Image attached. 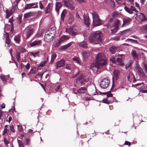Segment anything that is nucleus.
<instances>
[{
  "label": "nucleus",
  "instance_id": "obj_1",
  "mask_svg": "<svg viewBox=\"0 0 147 147\" xmlns=\"http://www.w3.org/2000/svg\"><path fill=\"white\" fill-rule=\"evenodd\" d=\"M106 59L103 54L98 53L96 58L95 63L91 65L92 69L97 71L100 66L102 67L107 63Z\"/></svg>",
  "mask_w": 147,
  "mask_h": 147
},
{
  "label": "nucleus",
  "instance_id": "obj_2",
  "mask_svg": "<svg viewBox=\"0 0 147 147\" xmlns=\"http://www.w3.org/2000/svg\"><path fill=\"white\" fill-rule=\"evenodd\" d=\"M102 36V33L99 31L93 32L89 37V39L90 42L97 44L101 42V38Z\"/></svg>",
  "mask_w": 147,
  "mask_h": 147
},
{
  "label": "nucleus",
  "instance_id": "obj_3",
  "mask_svg": "<svg viewBox=\"0 0 147 147\" xmlns=\"http://www.w3.org/2000/svg\"><path fill=\"white\" fill-rule=\"evenodd\" d=\"M93 24L94 26H100L102 24V21L99 18L98 14L95 12L92 13Z\"/></svg>",
  "mask_w": 147,
  "mask_h": 147
},
{
  "label": "nucleus",
  "instance_id": "obj_4",
  "mask_svg": "<svg viewBox=\"0 0 147 147\" xmlns=\"http://www.w3.org/2000/svg\"><path fill=\"white\" fill-rule=\"evenodd\" d=\"M89 80V78L86 75H80L78 78V81L82 85H83L85 82H87Z\"/></svg>",
  "mask_w": 147,
  "mask_h": 147
},
{
  "label": "nucleus",
  "instance_id": "obj_5",
  "mask_svg": "<svg viewBox=\"0 0 147 147\" xmlns=\"http://www.w3.org/2000/svg\"><path fill=\"white\" fill-rule=\"evenodd\" d=\"M110 83V80L107 78H104L101 82L100 84V86L102 88H107L109 86Z\"/></svg>",
  "mask_w": 147,
  "mask_h": 147
},
{
  "label": "nucleus",
  "instance_id": "obj_6",
  "mask_svg": "<svg viewBox=\"0 0 147 147\" xmlns=\"http://www.w3.org/2000/svg\"><path fill=\"white\" fill-rule=\"evenodd\" d=\"M25 34L27 38L29 37L33 33V29L30 27H27L25 30Z\"/></svg>",
  "mask_w": 147,
  "mask_h": 147
},
{
  "label": "nucleus",
  "instance_id": "obj_7",
  "mask_svg": "<svg viewBox=\"0 0 147 147\" xmlns=\"http://www.w3.org/2000/svg\"><path fill=\"white\" fill-rule=\"evenodd\" d=\"M45 40L47 42H50L52 41L54 37L50 34L49 32V31H47L44 36Z\"/></svg>",
  "mask_w": 147,
  "mask_h": 147
},
{
  "label": "nucleus",
  "instance_id": "obj_8",
  "mask_svg": "<svg viewBox=\"0 0 147 147\" xmlns=\"http://www.w3.org/2000/svg\"><path fill=\"white\" fill-rule=\"evenodd\" d=\"M123 24L122 27H123L125 25L128 26L130 24V22L131 19L129 17H127L123 19Z\"/></svg>",
  "mask_w": 147,
  "mask_h": 147
},
{
  "label": "nucleus",
  "instance_id": "obj_9",
  "mask_svg": "<svg viewBox=\"0 0 147 147\" xmlns=\"http://www.w3.org/2000/svg\"><path fill=\"white\" fill-rule=\"evenodd\" d=\"M41 40H36L30 43L31 47L39 46L41 44Z\"/></svg>",
  "mask_w": 147,
  "mask_h": 147
},
{
  "label": "nucleus",
  "instance_id": "obj_10",
  "mask_svg": "<svg viewBox=\"0 0 147 147\" xmlns=\"http://www.w3.org/2000/svg\"><path fill=\"white\" fill-rule=\"evenodd\" d=\"M65 64V60L64 59H61L58 61L56 64V68L58 69L59 67L63 66Z\"/></svg>",
  "mask_w": 147,
  "mask_h": 147
},
{
  "label": "nucleus",
  "instance_id": "obj_11",
  "mask_svg": "<svg viewBox=\"0 0 147 147\" xmlns=\"http://www.w3.org/2000/svg\"><path fill=\"white\" fill-rule=\"evenodd\" d=\"M84 24L86 26L88 27L89 26L90 23L89 17L88 16H84Z\"/></svg>",
  "mask_w": 147,
  "mask_h": 147
},
{
  "label": "nucleus",
  "instance_id": "obj_12",
  "mask_svg": "<svg viewBox=\"0 0 147 147\" xmlns=\"http://www.w3.org/2000/svg\"><path fill=\"white\" fill-rule=\"evenodd\" d=\"M36 4V3H35L26 4L24 8V10H26L32 8V6Z\"/></svg>",
  "mask_w": 147,
  "mask_h": 147
},
{
  "label": "nucleus",
  "instance_id": "obj_13",
  "mask_svg": "<svg viewBox=\"0 0 147 147\" xmlns=\"http://www.w3.org/2000/svg\"><path fill=\"white\" fill-rule=\"evenodd\" d=\"M109 50L112 54H114L118 51V48L116 46H112L109 48Z\"/></svg>",
  "mask_w": 147,
  "mask_h": 147
},
{
  "label": "nucleus",
  "instance_id": "obj_14",
  "mask_svg": "<svg viewBox=\"0 0 147 147\" xmlns=\"http://www.w3.org/2000/svg\"><path fill=\"white\" fill-rule=\"evenodd\" d=\"M9 75H4L1 74L0 76V78L3 82H7V80L9 79Z\"/></svg>",
  "mask_w": 147,
  "mask_h": 147
},
{
  "label": "nucleus",
  "instance_id": "obj_15",
  "mask_svg": "<svg viewBox=\"0 0 147 147\" xmlns=\"http://www.w3.org/2000/svg\"><path fill=\"white\" fill-rule=\"evenodd\" d=\"M61 7V4L60 2H57L55 3V11L58 14H59V10Z\"/></svg>",
  "mask_w": 147,
  "mask_h": 147
},
{
  "label": "nucleus",
  "instance_id": "obj_16",
  "mask_svg": "<svg viewBox=\"0 0 147 147\" xmlns=\"http://www.w3.org/2000/svg\"><path fill=\"white\" fill-rule=\"evenodd\" d=\"M66 31L72 35L74 36L77 34L76 32L74 31L71 28H69L68 30L66 29Z\"/></svg>",
  "mask_w": 147,
  "mask_h": 147
},
{
  "label": "nucleus",
  "instance_id": "obj_17",
  "mask_svg": "<svg viewBox=\"0 0 147 147\" xmlns=\"http://www.w3.org/2000/svg\"><path fill=\"white\" fill-rule=\"evenodd\" d=\"M86 89L85 87H81L77 90V92L79 94L84 93Z\"/></svg>",
  "mask_w": 147,
  "mask_h": 147
},
{
  "label": "nucleus",
  "instance_id": "obj_18",
  "mask_svg": "<svg viewBox=\"0 0 147 147\" xmlns=\"http://www.w3.org/2000/svg\"><path fill=\"white\" fill-rule=\"evenodd\" d=\"M79 45L82 47L86 48H87V44L86 42L84 41L79 43Z\"/></svg>",
  "mask_w": 147,
  "mask_h": 147
},
{
  "label": "nucleus",
  "instance_id": "obj_19",
  "mask_svg": "<svg viewBox=\"0 0 147 147\" xmlns=\"http://www.w3.org/2000/svg\"><path fill=\"white\" fill-rule=\"evenodd\" d=\"M140 19L142 21H147V18L143 13H140Z\"/></svg>",
  "mask_w": 147,
  "mask_h": 147
},
{
  "label": "nucleus",
  "instance_id": "obj_20",
  "mask_svg": "<svg viewBox=\"0 0 147 147\" xmlns=\"http://www.w3.org/2000/svg\"><path fill=\"white\" fill-rule=\"evenodd\" d=\"M9 22H10L11 24V29L10 30V32L12 33H13V31H14V28H13V20L12 18H11L9 19Z\"/></svg>",
  "mask_w": 147,
  "mask_h": 147
},
{
  "label": "nucleus",
  "instance_id": "obj_21",
  "mask_svg": "<svg viewBox=\"0 0 147 147\" xmlns=\"http://www.w3.org/2000/svg\"><path fill=\"white\" fill-rule=\"evenodd\" d=\"M120 24V21L118 20H116L114 22L113 26L114 27H115L119 28L118 26Z\"/></svg>",
  "mask_w": 147,
  "mask_h": 147
},
{
  "label": "nucleus",
  "instance_id": "obj_22",
  "mask_svg": "<svg viewBox=\"0 0 147 147\" xmlns=\"http://www.w3.org/2000/svg\"><path fill=\"white\" fill-rule=\"evenodd\" d=\"M117 65L120 66H122L123 65V63L122 62V60L120 58H117Z\"/></svg>",
  "mask_w": 147,
  "mask_h": 147
},
{
  "label": "nucleus",
  "instance_id": "obj_23",
  "mask_svg": "<svg viewBox=\"0 0 147 147\" xmlns=\"http://www.w3.org/2000/svg\"><path fill=\"white\" fill-rule=\"evenodd\" d=\"M64 10L63 11L61 14L60 20L61 22H64L65 18V14L63 12Z\"/></svg>",
  "mask_w": 147,
  "mask_h": 147
},
{
  "label": "nucleus",
  "instance_id": "obj_24",
  "mask_svg": "<svg viewBox=\"0 0 147 147\" xmlns=\"http://www.w3.org/2000/svg\"><path fill=\"white\" fill-rule=\"evenodd\" d=\"M20 36L19 35H16L15 36L14 40L16 43H18L20 41Z\"/></svg>",
  "mask_w": 147,
  "mask_h": 147
},
{
  "label": "nucleus",
  "instance_id": "obj_25",
  "mask_svg": "<svg viewBox=\"0 0 147 147\" xmlns=\"http://www.w3.org/2000/svg\"><path fill=\"white\" fill-rule=\"evenodd\" d=\"M69 38V37L67 35H65L62 36L60 38L59 40H61L62 42L63 41L68 39Z\"/></svg>",
  "mask_w": 147,
  "mask_h": 147
},
{
  "label": "nucleus",
  "instance_id": "obj_26",
  "mask_svg": "<svg viewBox=\"0 0 147 147\" xmlns=\"http://www.w3.org/2000/svg\"><path fill=\"white\" fill-rule=\"evenodd\" d=\"M6 36L5 42L7 44L9 45L10 43V40L9 38V34L8 33H6Z\"/></svg>",
  "mask_w": 147,
  "mask_h": 147
},
{
  "label": "nucleus",
  "instance_id": "obj_27",
  "mask_svg": "<svg viewBox=\"0 0 147 147\" xmlns=\"http://www.w3.org/2000/svg\"><path fill=\"white\" fill-rule=\"evenodd\" d=\"M143 32L145 34H147V24L143 25L142 27Z\"/></svg>",
  "mask_w": 147,
  "mask_h": 147
},
{
  "label": "nucleus",
  "instance_id": "obj_28",
  "mask_svg": "<svg viewBox=\"0 0 147 147\" xmlns=\"http://www.w3.org/2000/svg\"><path fill=\"white\" fill-rule=\"evenodd\" d=\"M6 17L7 18H8L11 15L12 13L11 11L7 10L6 11Z\"/></svg>",
  "mask_w": 147,
  "mask_h": 147
},
{
  "label": "nucleus",
  "instance_id": "obj_29",
  "mask_svg": "<svg viewBox=\"0 0 147 147\" xmlns=\"http://www.w3.org/2000/svg\"><path fill=\"white\" fill-rule=\"evenodd\" d=\"M131 53L132 55L134 58H137L138 57V56L137 55L136 51L135 50H132L131 52Z\"/></svg>",
  "mask_w": 147,
  "mask_h": 147
},
{
  "label": "nucleus",
  "instance_id": "obj_30",
  "mask_svg": "<svg viewBox=\"0 0 147 147\" xmlns=\"http://www.w3.org/2000/svg\"><path fill=\"white\" fill-rule=\"evenodd\" d=\"M57 56V55L55 53H53L51 56V59L50 61L51 63H52L53 62L55 59L56 58Z\"/></svg>",
  "mask_w": 147,
  "mask_h": 147
},
{
  "label": "nucleus",
  "instance_id": "obj_31",
  "mask_svg": "<svg viewBox=\"0 0 147 147\" xmlns=\"http://www.w3.org/2000/svg\"><path fill=\"white\" fill-rule=\"evenodd\" d=\"M110 61L113 63L115 64L116 63V58L114 56H112L110 58Z\"/></svg>",
  "mask_w": 147,
  "mask_h": 147
},
{
  "label": "nucleus",
  "instance_id": "obj_32",
  "mask_svg": "<svg viewBox=\"0 0 147 147\" xmlns=\"http://www.w3.org/2000/svg\"><path fill=\"white\" fill-rule=\"evenodd\" d=\"M108 1L112 7H115V3L113 0H108Z\"/></svg>",
  "mask_w": 147,
  "mask_h": 147
},
{
  "label": "nucleus",
  "instance_id": "obj_33",
  "mask_svg": "<svg viewBox=\"0 0 147 147\" xmlns=\"http://www.w3.org/2000/svg\"><path fill=\"white\" fill-rule=\"evenodd\" d=\"M16 58L17 59V60L19 61H20V53L19 52L16 51Z\"/></svg>",
  "mask_w": 147,
  "mask_h": 147
},
{
  "label": "nucleus",
  "instance_id": "obj_34",
  "mask_svg": "<svg viewBox=\"0 0 147 147\" xmlns=\"http://www.w3.org/2000/svg\"><path fill=\"white\" fill-rule=\"evenodd\" d=\"M32 13V12H30L27 13H25L24 15V17L25 18H28L31 16V14Z\"/></svg>",
  "mask_w": 147,
  "mask_h": 147
},
{
  "label": "nucleus",
  "instance_id": "obj_35",
  "mask_svg": "<svg viewBox=\"0 0 147 147\" xmlns=\"http://www.w3.org/2000/svg\"><path fill=\"white\" fill-rule=\"evenodd\" d=\"M114 73L115 76L116 78H117L119 77V72L118 70H114Z\"/></svg>",
  "mask_w": 147,
  "mask_h": 147
},
{
  "label": "nucleus",
  "instance_id": "obj_36",
  "mask_svg": "<svg viewBox=\"0 0 147 147\" xmlns=\"http://www.w3.org/2000/svg\"><path fill=\"white\" fill-rule=\"evenodd\" d=\"M124 9L129 14H132L133 13V12L132 11L130 10L127 7L125 6L124 7Z\"/></svg>",
  "mask_w": 147,
  "mask_h": 147
},
{
  "label": "nucleus",
  "instance_id": "obj_37",
  "mask_svg": "<svg viewBox=\"0 0 147 147\" xmlns=\"http://www.w3.org/2000/svg\"><path fill=\"white\" fill-rule=\"evenodd\" d=\"M76 18L78 21H80L81 20H82L81 18L77 12H76Z\"/></svg>",
  "mask_w": 147,
  "mask_h": 147
},
{
  "label": "nucleus",
  "instance_id": "obj_38",
  "mask_svg": "<svg viewBox=\"0 0 147 147\" xmlns=\"http://www.w3.org/2000/svg\"><path fill=\"white\" fill-rule=\"evenodd\" d=\"M19 51L20 53H25L26 51V50L24 48L21 47L19 49Z\"/></svg>",
  "mask_w": 147,
  "mask_h": 147
},
{
  "label": "nucleus",
  "instance_id": "obj_39",
  "mask_svg": "<svg viewBox=\"0 0 147 147\" xmlns=\"http://www.w3.org/2000/svg\"><path fill=\"white\" fill-rule=\"evenodd\" d=\"M67 7L69 9H70L71 10H74V7L71 4H68L66 5Z\"/></svg>",
  "mask_w": 147,
  "mask_h": 147
},
{
  "label": "nucleus",
  "instance_id": "obj_40",
  "mask_svg": "<svg viewBox=\"0 0 147 147\" xmlns=\"http://www.w3.org/2000/svg\"><path fill=\"white\" fill-rule=\"evenodd\" d=\"M73 60L74 61H76V62L79 64L80 63L79 59L77 57H73Z\"/></svg>",
  "mask_w": 147,
  "mask_h": 147
},
{
  "label": "nucleus",
  "instance_id": "obj_41",
  "mask_svg": "<svg viewBox=\"0 0 147 147\" xmlns=\"http://www.w3.org/2000/svg\"><path fill=\"white\" fill-rule=\"evenodd\" d=\"M114 27V28L113 29H111V31L113 33H115L117 32L118 28L115 27Z\"/></svg>",
  "mask_w": 147,
  "mask_h": 147
},
{
  "label": "nucleus",
  "instance_id": "obj_42",
  "mask_svg": "<svg viewBox=\"0 0 147 147\" xmlns=\"http://www.w3.org/2000/svg\"><path fill=\"white\" fill-rule=\"evenodd\" d=\"M56 30H54L53 31L50 30L49 31V33H50V34L55 37L56 34Z\"/></svg>",
  "mask_w": 147,
  "mask_h": 147
},
{
  "label": "nucleus",
  "instance_id": "obj_43",
  "mask_svg": "<svg viewBox=\"0 0 147 147\" xmlns=\"http://www.w3.org/2000/svg\"><path fill=\"white\" fill-rule=\"evenodd\" d=\"M47 62V61H45L41 62L39 64V66L42 67H43L44 66Z\"/></svg>",
  "mask_w": 147,
  "mask_h": 147
},
{
  "label": "nucleus",
  "instance_id": "obj_44",
  "mask_svg": "<svg viewBox=\"0 0 147 147\" xmlns=\"http://www.w3.org/2000/svg\"><path fill=\"white\" fill-rule=\"evenodd\" d=\"M61 42H62L59 39L58 42L56 43L55 47H58L60 45Z\"/></svg>",
  "mask_w": 147,
  "mask_h": 147
},
{
  "label": "nucleus",
  "instance_id": "obj_45",
  "mask_svg": "<svg viewBox=\"0 0 147 147\" xmlns=\"http://www.w3.org/2000/svg\"><path fill=\"white\" fill-rule=\"evenodd\" d=\"M107 98H106L105 99H103L102 101L104 103H106L107 104H109L111 101H107Z\"/></svg>",
  "mask_w": 147,
  "mask_h": 147
},
{
  "label": "nucleus",
  "instance_id": "obj_46",
  "mask_svg": "<svg viewBox=\"0 0 147 147\" xmlns=\"http://www.w3.org/2000/svg\"><path fill=\"white\" fill-rule=\"evenodd\" d=\"M144 68L146 73H147V65L145 63H144Z\"/></svg>",
  "mask_w": 147,
  "mask_h": 147
},
{
  "label": "nucleus",
  "instance_id": "obj_47",
  "mask_svg": "<svg viewBox=\"0 0 147 147\" xmlns=\"http://www.w3.org/2000/svg\"><path fill=\"white\" fill-rule=\"evenodd\" d=\"M18 128H19V131L20 132H22L23 131V128L21 126H20L19 125H17Z\"/></svg>",
  "mask_w": 147,
  "mask_h": 147
},
{
  "label": "nucleus",
  "instance_id": "obj_48",
  "mask_svg": "<svg viewBox=\"0 0 147 147\" xmlns=\"http://www.w3.org/2000/svg\"><path fill=\"white\" fill-rule=\"evenodd\" d=\"M117 14V13L116 11H113L112 13V17L113 18H114Z\"/></svg>",
  "mask_w": 147,
  "mask_h": 147
},
{
  "label": "nucleus",
  "instance_id": "obj_49",
  "mask_svg": "<svg viewBox=\"0 0 147 147\" xmlns=\"http://www.w3.org/2000/svg\"><path fill=\"white\" fill-rule=\"evenodd\" d=\"M10 129L11 131L13 132L15 131V130L14 129L13 126V125L10 126Z\"/></svg>",
  "mask_w": 147,
  "mask_h": 147
},
{
  "label": "nucleus",
  "instance_id": "obj_50",
  "mask_svg": "<svg viewBox=\"0 0 147 147\" xmlns=\"http://www.w3.org/2000/svg\"><path fill=\"white\" fill-rule=\"evenodd\" d=\"M82 55L84 57V58H86L88 56V54L85 52H84L82 53Z\"/></svg>",
  "mask_w": 147,
  "mask_h": 147
},
{
  "label": "nucleus",
  "instance_id": "obj_51",
  "mask_svg": "<svg viewBox=\"0 0 147 147\" xmlns=\"http://www.w3.org/2000/svg\"><path fill=\"white\" fill-rule=\"evenodd\" d=\"M80 73V71L79 70H78L77 71V73L76 74L74 75L73 76H72V78H74L76 77Z\"/></svg>",
  "mask_w": 147,
  "mask_h": 147
},
{
  "label": "nucleus",
  "instance_id": "obj_52",
  "mask_svg": "<svg viewBox=\"0 0 147 147\" xmlns=\"http://www.w3.org/2000/svg\"><path fill=\"white\" fill-rule=\"evenodd\" d=\"M51 30V31H54L56 30V28L54 27H53L51 28H49V29L47 31H49H49Z\"/></svg>",
  "mask_w": 147,
  "mask_h": 147
},
{
  "label": "nucleus",
  "instance_id": "obj_53",
  "mask_svg": "<svg viewBox=\"0 0 147 147\" xmlns=\"http://www.w3.org/2000/svg\"><path fill=\"white\" fill-rule=\"evenodd\" d=\"M137 70H138V72L141 74L143 72V69L141 67H140V68H139Z\"/></svg>",
  "mask_w": 147,
  "mask_h": 147
},
{
  "label": "nucleus",
  "instance_id": "obj_54",
  "mask_svg": "<svg viewBox=\"0 0 147 147\" xmlns=\"http://www.w3.org/2000/svg\"><path fill=\"white\" fill-rule=\"evenodd\" d=\"M130 9L132 11H135L136 12L137 11H136V9L135 8V7L134 6H131Z\"/></svg>",
  "mask_w": 147,
  "mask_h": 147
},
{
  "label": "nucleus",
  "instance_id": "obj_55",
  "mask_svg": "<svg viewBox=\"0 0 147 147\" xmlns=\"http://www.w3.org/2000/svg\"><path fill=\"white\" fill-rule=\"evenodd\" d=\"M60 85H59L58 86L56 87L55 88V92L57 91L59 89L60 87Z\"/></svg>",
  "mask_w": 147,
  "mask_h": 147
},
{
  "label": "nucleus",
  "instance_id": "obj_56",
  "mask_svg": "<svg viewBox=\"0 0 147 147\" xmlns=\"http://www.w3.org/2000/svg\"><path fill=\"white\" fill-rule=\"evenodd\" d=\"M29 139H26V144L27 146H28L29 145Z\"/></svg>",
  "mask_w": 147,
  "mask_h": 147
},
{
  "label": "nucleus",
  "instance_id": "obj_57",
  "mask_svg": "<svg viewBox=\"0 0 147 147\" xmlns=\"http://www.w3.org/2000/svg\"><path fill=\"white\" fill-rule=\"evenodd\" d=\"M107 94V96L108 98L112 97L113 96V94L111 92H109V93Z\"/></svg>",
  "mask_w": 147,
  "mask_h": 147
},
{
  "label": "nucleus",
  "instance_id": "obj_58",
  "mask_svg": "<svg viewBox=\"0 0 147 147\" xmlns=\"http://www.w3.org/2000/svg\"><path fill=\"white\" fill-rule=\"evenodd\" d=\"M124 145H127L128 146H129L131 145V143L130 142L128 141H125V142L124 144Z\"/></svg>",
  "mask_w": 147,
  "mask_h": 147
},
{
  "label": "nucleus",
  "instance_id": "obj_59",
  "mask_svg": "<svg viewBox=\"0 0 147 147\" xmlns=\"http://www.w3.org/2000/svg\"><path fill=\"white\" fill-rule=\"evenodd\" d=\"M132 43H135L136 44H139V43L137 41V40L134 39H133V40L131 42Z\"/></svg>",
  "mask_w": 147,
  "mask_h": 147
},
{
  "label": "nucleus",
  "instance_id": "obj_60",
  "mask_svg": "<svg viewBox=\"0 0 147 147\" xmlns=\"http://www.w3.org/2000/svg\"><path fill=\"white\" fill-rule=\"evenodd\" d=\"M65 45L61 46L60 48V49L61 50H63L66 49H67V48H66V47H65Z\"/></svg>",
  "mask_w": 147,
  "mask_h": 147
},
{
  "label": "nucleus",
  "instance_id": "obj_61",
  "mask_svg": "<svg viewBox=\"0 0 147 147\" xmlns=\"http://www.w3.org/2000/svg\"><path fill=\"white\" fill-rule=\"evenodd\" d=\"M39 4L40 5V7L41 9H42L43 8V5L41 1H40L39 2Z\"/></svg>",
  "mask_w": 147,
  "mask_h": 147
},
{
  "label": "nucleus",
  "instance_id": "obj_62",
  "mask_svg": "<svg viewBox=\"0 0 147 147\" xmlns=\"http://www.w3.org/2000/svg\"><path fill=\"white\" fill-rule=\"evenodd\" d=\"M3 142H4L5 144L6 145H7L9 143V142L5 138H4V139Z\"/></svg>",
  "mask_w": 147,
  "mask_h": 147
},
{
  "label": "nucleus",
  "instance_id": "obj_63",
  "mask_svg": "<svg viewBox=\"0 0 147 147\" xmlns=\"http://www.w3.org/2000/svg\"><path fill=\"white\" fill-rule=\"evenodd\" d=\"M120 38V36H117L114 38V39L116 41L118 40L119 38Z\"/></svg>",
  "mask_w": 147,
  "mask_h": 147
},
{
  "label": "nucleus",
  "instance_id": "obj_64",
  "mask_svg": "<svg viewBox=\"0 0 147 147\" xmlns=\"http://www.w3.org/2000/svg\"><path fill=\"white\" fill-rule=\"evenodd\" d=\"M1 109L4 108L5 107V105L4 103H3L0 106Z\"/></svg>",
  "mask_w": 147,
  "mask_h": 147
}]
</instances>
